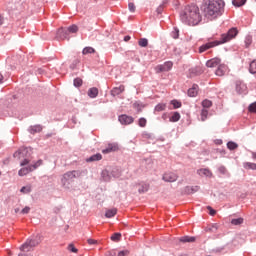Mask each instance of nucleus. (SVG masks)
<instances>
[{
  "label": "nucleus",
  "mask_w": 256,
  "mask_h": 256,
  "mask_svg": "<svg viewBox=\"0 0 256 256\" xmlns=\"http://www.w3.org/2000/svg\"><path fill=\"white\" fill-rule=\"evenodd\" d=\"M14 158L20 162V166L22 167L18 172L20 177H24L27 174L34 172L43 164V160H38L36 163L29 165V163L32 162V157L31 154H29L28 148H20L14 153Z\"/></svg>",
  "instance_id": "nucleus-1"
},
{
  "label": "nucleus",
  "mask_w": 256,
  "mask_h": 256,
  "mask_svg": "<svg viewBox=\"0 0 256 256\" xmlns=\"http://www.w3.org/2000/svg\"><path fill=\"white\" fill-rule=\"evenodd\" d=\"M224 8V0H209L202 6V11L207 19L213 20L223 15Z\"/></svg>",
  "instance_id": "nucleus-2"
},
{
  "label": "nucleus",
  "mask_w": 256,
  "mask_h": 256,
  "mask_svg": "<svg viewBox=\"0 0 256 256\" xmlns=\"http://www.w3.org/2000/svg\"><path fill=\"white\" fill-rule=\"evenodd\" d=\"M180 19L189 25L196 26L201 22L200 9L196 5H188L185 7L183 14H180Z\"/></svg>",
  "instance_id": "nucleus-3"
},
{
  "label": "nucleus",
  "mask_w": 256,
  "mask_h": 256,
  "mask_svg": "<svg viewBox=\"0 0 256 256\" xmlns=\"http://www.w3.org/2000/svg\"><path fill=\"white\" fill-rule=\"evenodd\" d=\"M237 35H238L237 28H231L227 33L221 34V38L219 41L207 42L205 44H202L199 47V53H204L209 49H213L219 45L225 44L231 41L232 39H235Z\"/></svg>",
  "instance_id": "nucleus-4"
},
{
  "label": "nucleus",
  "mask_w": 256,
  "mask_h": 256,
  "mask_svg": "<svg viewBox=\"0 0 256 256\" xmlns=\"http://www.w3.org/2000/svg\"><path fill=\"white\" fill-rule=\"evenodd\" d=\"M80 176L81 172L79 170L68 171L67 173L63 174L61 184L64 188L70 189L74 179H77Z\"/></svg>",
  "instance_id": "nucleus-5"
},
{
  "label": "nucleus",
  "mask_w": 256,
  "mask_h": 256,
  "mask_svg": "<svg viewBox=\"0 0 256 256\" xmlns=\"http://www.w3.org/2000/svg\"><path fill=\"white\" fill-rule=\"evenodd\" d=\"M173 67L172 62H164L163 64L157 65L155 67V71L157 74L163 73V72H169Z\"/></svg>",
  "instance_id": "nucleus-6"
},
{
  "label": "nucleus",
  "mask_w": 256,
  "mask_h": 256,
  "mask_svg": "<svg viewBox=\"0 0 256 256\" xmlns=\"http://www.w3.org/2000/svg\"><path fill=\"white\" fill-rule=\"evenodd\" d=\"M39 242L36 240H27L24 244L21 245L20 250L24 252L30 251L32 248L38 246Z\"/></svg>",
  "instance_id": "nucleus-7"
},
{
  "label": "nucleus",
  "mask_w": 256,
  "mask_h": 256,
  "mask_svg": "<svg viewBox=\"0 0 256 256\" xmlns=\"http://www.w3.org/2000/svg\"><path fill=\"white\" fill-rule=\"evenodd\" d=\"M118 121H120L121 125H131L134 122V118L131 116H127L126 114L118 117Z\"/></svg>",
  "instance_id": "nucleus-8"
},
{
  "label": "nucleus",
  "mask_w": 256,
  "mask_h": 256,
  "mask_svg": "<svg viewBox=\"0 0 256 256\" xmlns=\"http://www.w3.org/2000/svg\"><path fill=\"white\" fill-rule=\"evenodd\" d=\"M178 178L179 176L173 172H166L163 176V180L166 182H175Z\"/></svg>",
  "instance_id": "nucleus-9"
},
{
  "label": "nucleus",
  "mask_w": 256,
  "mask_h": 256,
  "mask_svg": "<svg viewBox=\"0 0 256 256\" xmlns=\"http://www.w3.org/2000/svg\"><path fill=\"white\" fill-rule=\"evenodd\" d=\"M217 67L218 68L216 70V76H218V77H223L228 71V67L226 64H221Z\"/></svg>",
  "instance_id": "nucleus-10"
},
{
  "label": "nucleus",
  "mask_w": 256,
  "mask_h": 256,
  "mask_svg": "<svg viewBox=\"0 0 256 256\" xmlns=\"http://www.w3.org/2000/svg\"><path fill=\"white\" fill-rule=\"evenodd\" d=\"M198 175L201 176V177H208V178H211L213 176V173L210 169L208 168H201V169H198L197 171Z\"/></svg>",
  "instance_id": "nucleus-11"
},
{
  "label": "nucleus",
  "mask_w": 256,
  "mask_h": 256,
  "mask_svg": "<svg viewBox=\"0 0 256 256\" xmlns=\"http://www.w3.org/2000/svg\"><path fill=\"white\" fill-rule=\"evenodd\" d=\"M69 32L65 28H60L57 32V39L65 40L68 39Z\"/></svg>",
  "instance_id": "nucleus-12"
},
{
  "label": "nucleus",
  "mask_w": 256,
  "mask_h": 256,
  "mask_svg": "<svg viewBox=\"0 0 256 256\" xmlns=\"http://www.w3.org/2000/svg\"><path fill=\"white\" fill-rule=\"evenodd\" d=\"M221 65V59L214 58L206 62V66L209 68H215Z\"/></svg>",
  "instance_id": "nucleus-13"
},
{
  "label": "nucleus",
  "mask_w": 256,
  "mask_h": 256,
  "mask_svg": "<svg viewBox=\"0 0 256 256\" xmlns=\"http://www.w3.org/2000/svg\"><path fill=\"white\" fill-rule=\"evenodd\" d=\"M116 151H118V145L109 144L107 148L102 150V153L103 154H109V153L116 152Z\"/></svg>",
  "instance_id": "nucleus-14"
},
{
  "label": "nucleus",
  "mask_w": 256,
  "mask_h": 256,
  "mask_svg": "<svg viewBox=\"0 0 256 256\" xmlns=\"http://www.w3.org/2000/svg\"><path fill=\"white\" fill-rule=\"evenodd\" d=\"M199 93V86L194 85L188 90V95L190 97H195Z\"/></svg>",
  "instance_id": "nucleus-15"
},
{
  "label": "nucleus",
  "mask_w": 256,
  "mask_h": 256,
  "mask_svg": "<svg viewBox=\"0 0 256 256\" xmlns=\"http://www.w3.org/2000/svg\"><path fill=\"white\" fill-rule=\"evenodd\" d=\"M101 159H102V155L100 153H98L93 156H90L88 159H86V162H88V163L97 162V161H101Z\"/></svg>",
  "instance_id": "nucleus-16"
},
{
  "label": "nucleus",
  "mask_w": 256,
  "mask_h": 256,
  "mask_svg": "<svg viewBox=\"0 0 256 256\" xmlns=\"http://www.w3.org/2000/svg\"><path fill=\"white\" fill-rule=\"evenodd\" d=\"M181 119V115L179 112H174L172 114V117L169 118V121L172 122V123H176V122H179Z\"/></svg>",
  "instance_id": "nucleus-17"
},
{
  "label": "nucleus",
  "mask_w": 256,
  "mask_h": 256,
  "mask_svg": "<svg viewBox=\"0 0 256 256\" xmlns=\"http://www.w3.org/2000/svg\"><path fill=\"white\" fill-rule=\"evenodd\" d=\"M125 91V86H120V87H116L111 91V94L116 96V95H120L121 93H123Z\"/></svg>",
  "instance_id": "nucleus-18"
},
{
  "label": "nucleus",
  "mask_w": 256,
  "mask_h": 256,
  "mask_svg": "<svg viewBox=\"0 0 256 256\" xmlns=\"http://www.w3.org/2000/svg\"><path fill=\"white\" fill-rule=\"evenodd\" d=\"M43 130L41 125L33 126L30 128V134L35 135L37 133H41Z\"/></svg>",
  "instance_id": "nucleus-19"
},
{
  "label": "nucleus",
  "mask_w": 256,
  "mask_h": 256,
  "mask_svg": "<svg viewBox=\"0 0 256 256\" xmlns=\"http://www.w3.org/2000/svg\"><path fill=\"white\" fill-rule=\"evenodd\" d=\"M88 95L90 98H96L99 95V90L96 87H93L88 91Z\"/></svg>",
  "instance_id": "nucleus-20"
},
{
  "label": "nucleus",
  "mask_w": 256,
  "mask_h": 256,
  "mask_svg": "<svg viewBox=\"0 0 256 256\" xmlns=\"http://www.w3.org/2000/svg\"><path fill=\"white\" fill-rule=\"evenodd\" d=\"M246 89H247V87H246L245 84H243V83H237L236 90H237V92H238L239 94L245 93Z\"/></svg>",
  "instance_id": "nucleus-21"
},
{
  "label": "nucleus",
  "mask_w": 256,
  "mask_h": 256,
  "mask_svg": "<svg viewBox=\"0 0 256 256\" xmlns=\"http://www.w3.org/2000/svg\"><path fill=\"white\" fill-rule=\"evenodd\" d=\"M243 168L246 170H256V163L246 162L243 163Z\"/></svg>",
  "instance_id": "nucleus-22"
},
{
  "label": "nucleus",
  "mask_w": 256,
  "mask_h": 256,
  "mask_svg": "<svg viewBox=\"0 0 256 256\" xmlns=\"http://www.w3.org/2000/svg\"><path fill=\"white\" fill-rule=\"evenodd\" d=\"M117 215V209L116 208H113V209H111V210H108V211H106V213H105V217L106 218H112V217H115Z\"/></svg>",
  "instance_id": "nucleus-23"
},
{
  "label": "nucleus",
  "mask_w": 256,
  "mask_h": 256,
  "mask_svg": "<svg viewBox=\"0 0 256 256\" xmlns=\"http://www.w3.org/2000/svg\"><path fill=\"white\" fill-rule=\"evenodd\" d=\"M96 50L92 47H85L82 51L83 55L95 54Z\"/></svg>",
  "instance_id": "nucleus-24"
},
{
  "label": "nucleus",
  "mask_w": 256,
  "mask_h": 256,
  "mask_svg": "<svg viewBox=\"0 0 256 256\" xmlns=\"http://www.w3.org/2000/svg\"><path fill=\"white\" fill-rule=\"evenodd\" d=\"M247 0H232V5L235 7H242L245 5Z\"/></svg>",
  "instance_id": "nucleus-25"
},
{
  "label": "nucleus",
  "mask_w": 256,
  "mask_h": 256,
  "mask_svg": "<svg viewBox=\"0 0 256 256\" xmlns=\"http://www.w3.org/2000/svg\"><path fill=\"white\" fill-rule=\"evenodd\" d=\"M148 39L146 38H142L140 39V41H138V46H140L141 48H147L148 47Z\"/></svg>",
  "instance_id": "nucleus-26"
},
{
  "label": "nucleus",
  "mask_w": 256,
  "mask_h": 256,
  "mask_svg": "<svg viewBox=\"0 0 256 256\" xmlns=\"http://www.w3.org/2000/svg\"><path fill=\"white\" fill-rule=\"evenodd\" d=\"M194 241H195V237L184 236V237L180 238V242H183V243H191Z\"/></svg>",
  "instance_id": "nucleus-27"
},
{
  "label": "nucleus",
  "mask_w": 256,
  "mask_h": 256,
  "mask_svg": "<svg viewBox=\"0 0 256 256\" xmlns=\"http://www.w3.org/2000/svg\"><path fill=\"white\" fill-rule=\"evenodd\" d=\"M149 188H150V186H149L148 184H142V185L140 186V188H138V192H139L140 194L145 193V192H148V191H149Z\"/></svg>",
  "instance_id": "nucleus-28"
},
{
  "label": "nucleus",
  "mask_w": 256,
  "mask_h": 256,
  "mask_svg": "<svg viewBox=\"0 0 256 256\" xmlns=\"http://www.w3.org/2000/svg\"><path fill=\"white\" fill-rule=\"evenodd\" d=\"M201 105H202V107H204V109L207 110L208 108L212 107L213 103L211 100H203L201 102Z\"/></svg>",
  "instance_id": "nucleus-29"
},
{
  "label": "nucleus",
  "mask_w": 256,
  "mask_h": 256,
  "mask_svg": "<svg viewBox=\"0 0 256 256\" xmlns=\"http://www.w3.org/2000/svg\"><path fill=\"white\" fill-rule=\"evenodd\" d=\"M244 223L243 218L232 219L231 224L234 226L242 225Z\"/></svg>",
  "instance_id": "nucleus-30"
},
{
  "label": "nucleus",
  "mask_w": 256,
  "mask_h": 256,
  "mask_svg": "<svg viewBox=\"0 0 256 256\" xmlns=\"http://www.w3.org/2000/svg\"><path fill=\"white\" fill-rule=\"evenodd\" d=\"M207 116H208V110L202 109L200 113L201 121L205 122L207 120Z\"/></svg>",
  "instance_id": "nucleus-31"
},
{
  "label": "nucleus",
  "mask_w": 256,
  "mask_h": 256,
  "mask_svg": "<svg viewBox=\"0 0 256 256\" xmlns=\"http://www.w3.org/2000/svg\"><path fill=\"white\" fill-rule=\"evenodd\" d=\"M249 71L251 74H256V60L250 62Z\"/></svg>",
  "instance_id": "nucleus-32"
},
{
  "label": "nucleus",
  "mask_w": 256,
  "mask_h": 256,
  "mask_svg": "<svg viewBox=\"0 0 256 256\" xmlns=\"http://www.w3.org/2000/svg\"><path fill=\"white\" fill-rule=\"evenodd\" d=\"M170 104L173 105L174 109H179L182 106V103L179 100H172L170 101Z\"/></svg>",
  "instance_id": "nucleus-33"
},
{
  "label": "nucleus",
  "mask_w": 256,
  "mask_h": 256,
  "mask_svg": "<svg viewBox=\"0 0 256 256\" xmlns=\"http://www.w3.org/2000/svg\"><path fill=\"white\" fill-rule=\"evenodd\" d=\"M65 29L67 30V33H77V31H78L77 25H71Z\"/></svg>",
  "instance_id": "nucleus-34"
},
{
  "label": "nucleus",
  "mask_w": 256,
  "mask_h": 256,
  "mask_svg": "<svg viewBox=\"0 0 256 256\" xmlns=\"http://www.w3.org/2000/svg\"><path fill=\"white\" fill-rule=\"evenodd\" d=\"M32 191V186L31 185H28V186H23L21 189H20V192L24 193V194H28Z\"/></svg>",
  "instance_id": "nucleus-35"
},
{
  "label": "nucleus",
  "mask_w": 256,
  "mask_h": 256,
  "mask_svg": "<svg viewBox=\"0 0 256 256\" xmlns=\"http://www.w3.org/2000/svg\"><path fill=\"white\" fill-rule=\"evenodd\" d=\"M227 147L229 150L234 151L238 148V145L235 142L230 141L227 143Z\"/></svg>",
  "instance_id": "nucleus-36"
},
{
  "label": "nucleus",
  "mask_w": 256,
  "mask_h": 256,
  "mask_svg": "<svg viewBox=\"0 0 256 256\" xmlns=\"http://www.w3.org/2000/svg\"><path fill=\"white\" fill-rule=\"evenodd\" d=\"M121 237H122V234H120V233H115V234H113V235L111 236V240L114 241V242H118V241H120Z\"/></svg>",
  "instance_id": "nucleus-37"
},
{
  "label": "nucleus",
  "mask_w": 256,
  "mask_h": 256,
  "mask_svg": "<svg viewBox=\"0 0 256 256\" xmlns=\"http://www.w3.org/2000/svg\"><path fill=\"white\" fill-rule=\"evenodd\" d=\"M74 87H81L83 85V80H81L80 78H76L73 81Z\"/></svg>",
  "instance_id": "nucleus-38"
},
{
  "label": "nucleus",
  "mask_w": 256,
  "mask_h": 256,
  "mask_svg": "<svg viewBox=\"0 0 256 256\" xmlns=\"http://www.w3.org/2000/svg\"><path fill=\"white\" fill-rule=\"evenodd\" d=\"M165 108H166V105L163 104V103H160V104H158V105L155 107V110H156L157 112H162V111L165 110Z\"/></svg>",
  "instance_id": "nucleus-39"
},
{
  "label": "nucleus",
  "mask_w": 256,
  "mask_h": 256,
  "mask_svg": "<svg viewBox=\"0 0 256 256\" xmlns=\"http://www.w3.org/2000/svg\"><path fill=\"white\" fill-rule=\"evenodd\" d=\"M138 125H140V127H146L147 126V119L146 118H140V120H138Z\"/></svg>",
  "instance_id": "nucleus-40"
},
{
  "label": "nucleus",
  "mask_w": 256,
  "mask_h": 256,
  "mask_svg": "<svg viewBox=\"0 0 256 256\" xmlns=\"http://www.w3.org/2000/svg\"><path fill=\"white\" fill-rule=\"evenodd\" d=\"M179 33V29L175 28L174 31L172 32L173 39H179Z\"/></svg>",
  "instance_id": "nucleus-41"
},
{
  "label": "nucleus",
  "mask_w": 256,
  "mask_h": 256,
  "mask_svg": "<svg viewBox=\"0 0 256 256\" xmlns=\"http://www.w3.org/2000/svg\"><path fill=\"white\" fill-rule=\"evenodd\" d=\"M253 42V39L250 36H247L244 40V43L246 44V48L250 46V44Z\"/></svg>",
  "instance_id": "nucleus-42"
},
{
  "label": "nucleus",
  "mask_w": 256,
  "mask_h": 256,
  "mask_svg": "<svg viewBox=\"0 0 256 256\" xmlns=\"http://www.w3.org/2000/svg\"><path fill=\"white\" fill-rule=\"evenodd\" d=\"M250 113H256V101L249 106Z\"/></svg>",
  "instance_id": "nucleus-43"
},
{
  "label": "nucleus",
  "mask_w": 256,
  "mask_h": 256,
  "mask_svg": "<svg viewBox=\"0 0 256 256\" xmlns=\"http://www.w3.org/2000/svg\"><path fill=\"white\" fill-rule=\"evenodd\" d=\"M68 250L73 252V253H78V249L75 247L74 244H69Z\"/></svg>",
  "instance_id": "nucleus-44"
},
{
  "label": "nucleus",
  "mask_w": 256,
  "mask_h": 256,
  "mask_svg": "<svg viewBox=\"0 0 256 256\" xmlns=\"http://www.w3.org/2000/svg\"><path fill=\"white\" fill-rule=\"evenodd\" d=\"M31 211V207L26 206L24 209L21 210V214H28Z\"/></svg>",
  "instance_id": "nucleus-45"
},
{
  "label": "nucleus",
  "mask_w": 256,
  "mask_h": 256,
  "mask_svg": "<svg viewBox=\"0 0 256 256\" xmlns=\"http://www.w3.org/2000/svg\"><path fill=\"white\" fill-rule=\"evenodd\" d=\"M207 209L209 211L210 216H215L216 211L211 206H207Z\"/></svg>",
  "instance_id": "nucleus-46"
},
{
  "label": "nucleus",
  "mask_w": 256,
  "mask_h": 256,
  "mask_svg": "<svg viewBox=\"0 0 256 256\" xmlns=\"http://www.w3.org/2000/svg\"><path fill=\"white\" fill-rule=\"evenodd\" d=\"M219 173L221 174H226L227 173V169L225 166H220L218 169Z\"/></svg>",
  "instance_id": "nucleus-47"
},
{
  "label": "nucleus",
  "mask_w": 256,
  "mask_h": 256,
  "mask_svg": "<svg viewBox=\"0 0 256 256\" xmlns=\"http://www.w3.org/2000/svg\"><path fill=\"white\" fill-rule=\"evenodd\" d=\"M128 255H129V251H127V250L118 252V254H117V256H128Z\"/></svg>",
  "instance_id": "nucleus-48"
},
{
  "label": "nucleus",
  "mask_w": 256,
  "mask_h": 256,
  "mask_svg": "<svg viewBox=\"0 0 256 256\" xmlns=\"http://www.w3.org/2000/svg\"><path fill=\"white\" fill-rule=\"evenodd\" d=\"M128 9H130L131 12H134L135 11V4L128 3Z\"/></svg>",
  "instance_id": "nucleus-49"
},
{
  "label": "nucleus",
  "mask_w": 256,
  "mask_h": 256,
  "mask_svg": "<svg viewBox=\"0 0 256 256\" xmlns=\"http://www.w3.org/2000/svg\"><path fill=\"white\" fill-rule=\"evenodd\" d=\"M88 243H89V245H96V244L98 243V241L95 240V239L89 238V239H88Z\"/></svg>",
  "instance_id": "nucleus-50"
},
{
  "label": "nucleus",
  "mask_w": 256,
  "mask_h": 256,
  "mask_svg": "<svg viewBox=\"0 0 256 256\" xmlns=\"http://www.w3.org/2000/svg\"><path fill=\"white\" fill-rule=\"evenodd\" d=\"M163 12V4H160L157 8V13L161 14Z\"/></svg>",
  "instance_id": "nucleus-51"
},
{
  "label": "nucleus",
  "mask_w": 256,
  "mask_h": 256,
  "mask_svg": "<svg viewBox=\"0 0 256 256\" xmlns=\"http://www.w3.org/2000/svg\"><path fill=\"white\" fill-rule=\"evenodd\" d=\"M130 39H131V36H129V35H127V36L124 37V41H125V42L130 41Z\"/></svg>",
  "instance_id": "nucleus-52"
},
{
  "label": "nucleus",
  "mask_w": 256,
  "mask_h": 256,
  "mask_svg": "<svg viewBox=\"0 0 256 256\" xmlns=\"http://www.w3.org/2000/svg\"><path fill=\"white\" fill-rule=\"evenodd\" d=\"M3 80H4V76L2 74H0V84L3 83Z\"/></svg>",
  "instance_id": "nucleus-53"
},
{
  "label": "nucleus",
  "mask_w": 256,
  "mask_h": 256,
  "mask_svg": "<svg viewBox=\"0 0 256 256\" xmlns=\"http://www.w3.org/2000/svg\"><path fill=\"white\" fill-rule=\"evenodd\" d=\"M3 24V17L0 16V26Z\"/></svg>",
  "instance_id": "nucleus-54"
},
{
  "label": "nucleus",
  "mask_w": 256,
  "mask_h": 256,
  "mask_svg": "<svg viewBox=\"0 0 256 256\" xmlns=\"http://www.w3.org/2000/svg\"><path fill=\"white\" fill-rule=\"evenodd\" d=\"M253 159H256V153L252 154Z\"/></svg>",
  "instance_id": "nucleus-55"
},
{
  "label": "nucleus",
  "mask_w": 256,
  "mask_h": 256,
  "mask_svg": "<svg viewBox=\"0 0 256 256\" xmlns=\"http://www.w3.org/2000/svg\"><path fill=\"white\" fill-rule=\"evenodd\" d=\"M18 256H26L25 254H19Z\"/></svg>",
  "instance_id": "nucleus-56"
},
{
  "label": "nucleus",
  "mask_w": 256,
  "mask_h": 256,
  "mask_svg": "<svg viewBox=\"0 0 256 256\" xmlns=\"http://www.w3.org/2000/svg\"><path fill=\"white\" fill-rule=\"evenodd\" d=\"M19 211V209H15V213H17Z\"/></svg>",
  "instance_id": "nucleus-57"
},
{
  "label": "nucleus",
  "mask_w": 256,
  "mask_h": 256,
  "mask_svg": "<svg viewBox=\"0 0 256 256\" xmlns=\"http://www.w3.org/2000/svg\"><path fill=\"white\" fill-rule=\"evenodd\" d=\"M95 1H101V0H95Z\"/></svg>",
  "instance_id": "nucleus-58"
}]
</instances>
